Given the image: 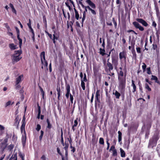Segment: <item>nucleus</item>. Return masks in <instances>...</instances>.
<instances>
[{"instance_id":"1","label":"nucleus","mask_w":160,"mask_h":160,"mask_svg":"<svg viewBox=\"0 0 160 160\" xmlns=\"http://www.w3.org/2000/svg\"><path fill=\"white\" fill-rule=\"evenodd\" d=\"M119 69L121 70L118 73V89L121 93L124 94L126 84V75H124L122 68H120Z\"/></svg>"},{"instance_id":"2","label":"nucleus","mask_w":160,"mask_h":160,"mask_svg":"<svg viewBox=\"0 0 160 160\" xmlns=\"http://www.w3.org/2000/svg\"><path fill=\"white\" fill-rule=\"evenodd\" d=\"M158 139L159 138L158 135H154L152 138L149 140L148 148H153V147L156 146Z\"/></svg>"},{"instance_id":"3","label":"nucleus","mask_w":160,"mask_h":160,"mask_svg":"<svg viewBox=\"0 0 160 160\" xmlns=\"http://www.w3.org/2000/svg\"><path fill=\"white\" fill-rule=\"evenodd\" d=\"M45 54L44 52H42L41 54V62L42 64V66L41 67L42 69H43L44 68H46L47 69L48 63L45 59Z\"/></svg>"},{"instance_id":"4","label":"nucleus","mask_w":160,"mask_h":160,"mask_svg":"<svg viewBox=\"0 0 160 160\" xmlns=\"http://www.w3.org/2000/svg\"><path fill=\"white\" fill-rule=\"evenodd\" d=\"M112 62L114 68L116 69L118 65V58L114 56H112Z\"/></svg>"},{"instance_id":"5","label":"nucleus","mask_w":160,"mask_h":160,"mask_svg":"<svg viewBox=\"0 0 160 160\" xmlns=\"http://www.w3.org/2000/svg\"><path fill=\"white\" fill-rule=\"evenodd\" d=\"M133 24L136 28L138 29L141 31H143L144 30V28L138 22H133Z\"/></svg>"},{"instance_id":"6","label":"nucleus","mask_w":160,"mask_h":160,"mask_svg":"<svg viewBox=\"0 0 160 160\" xmlns=\"http://www.w3.org/2000/svg\"><path fill=\"white\" fill-rule=\"evenodd\" d=\"M127 54L125 51H123L120 52L119 54V57L120 60H122L123 58L124 60L126 61V59Z\"/></svg>"},{"instance_id":"7","label":"nucleus","mask_w":160,"mask_h":160,"mask_svg":"<svg viewBox=\"0 0 160 160\" xmlns=\"http://www.w3.org/2000/svg\"><path fill=\"white\" fill-rule=\"evenodd\" d=\"M136 20L145 27H147L148 26V24L146 21L142 18H137Z\"/></svg>"},{"instance_id":"8","label":"nucleus","mask_w":160,"mask_h":160,"mask_svg":"<svg viewBox=\"0 0 160 160\" xmlns=\"http://www.w3.org/2000/svg\"><path fill=\"white\" fill-rule=\"evenodd\" d=\"M16 29L17 32V38L18 40L19 41V47L21 48L22 43V39L20 38L19 37V31L18 29L17 28H16Z\"/></svg>"},{"instance_id":"9","label":"nucleus","mask_w":160,"mask_h":160,"mask_svg":"<svg viewBox=\"0 0 160 160\" xmlns=\"http://www.w3.org/2000/svg\"><path fill=\"white\" fill-rule=\"evenodd\" d=\"M16 29L17 32V38L18 40L19 41V47L21 48L22 43V39L20 38L19 37V31L18 29L17 28H16Z\"/></svg>"},{"instance_id":"10","label":"nucleus","mask_w":160,"mask_h":160,"mask_svg":"<svg viewBox=\"0 0 160 160\" xmlns=\"http://www.w3.org/2000/svg\"><path fill=\"white\" fill-rule=\"evenodd\" d=\"M66 89L67 90V92L65 95L66 97L67 98H69V95L70 94V86L69 84H67L66 85Z\"/></svg>"},{"instance_id":"11","label":"nucleus","mask_w":160,"mask_h":160,"mask_svg":"<svg viewBox=\"0 0 160 160\" xmlns=\"http://www.w3.org/2000/svg\"><path fill=\"white\" fill-rule=\"evenodd\" d=\"M91 7L93 9L96 8V5L94 3L92 2L90 0H87L86 1Z\"/></svg>"},{"instance_id":"12","label":"nucleus","mask_w":160,"mask_h":160,"mask_svg":"<svg viewBox=\"0 0 160 160\" xmlns=\"http://www.w3.org/2000/svg\"><path fill=\"white\" fill-rule=\"evenodd\" d=\"M22 58V57H20L19 56H13V58L12 59V61L13 62H17L20 60Z\"/></svg>"},{"instance_id":"13","label":"nucleus","mask_w":160,"mask_h":160,"mask_svg":"<svg viewBox=\"0 0 160 160\" xmlns=\"http://www.w3.org/2000/svg\"><path fill=\"white\" fill-rule=\"evenodd\" d=\"M107 65L109 71H111L113 70V64L108 61H107Z\"/></svg>"},{"instance_id":"14","label":"nucleus","mask_w":160,"mask_h":160,"mask_svg":"<svg viewBox=\"0 0 160 160\" xmlns=\"http://www.w3.org/2000/svg\"><path fill=\"white\" fill-rule=\"evenodd\" d=\"M23 75H21L19 76H18L16 79V84L18 85L21 81L22 80V78H23Z\"/></svg>"},{"instance_id":"15","label":"nucleus","mask_w":160,"mask_h":160,"mask_svg":"<svg viewBox=\"0 0 160 160\" xmlns=\"http://www.w3.org/2000/svg\"><path fill=\"white\" fill-rule=\"evenodd\" d=\"M14 103V102H12L10 100L8 101L5 103L4 107L5 108H7L9 106L12 105Z\"/></svg>"},{"instance_id":"16","label":"nucleus","mask_w":160,"mask_h":160,"mask_svg":"<svg viewBox=\"0 0 160 160\" xmlns=\"http://www.w3.org/2000/svg\"><path fill=\"white\" fill-rule=\"evenodd\" d=\"M131 86L132 87L133 89L132 92H134L136 90V87L135 84V82L133 80H132Z\"/></svg>"},{"instance_id":"17","label":"nucleus","mask_w":160,"mask_h":160,"mask_svg":"<svg viewBox=\"0 0 160 160\" xmlns=\"http://www.w3.org/2000/svg\"><path fill=\"white\" fill-rule=\"evenodd\" d=\"M9 47L11 50H14L17 48V46L13 43H10L9 45Z\"/></svg>"},{"instance_id":"18","label":"nucleus","mask_w":160,"mask_h":160,"mask_svg":"<svg viewBox=\"0 0 160 160\" xmlns=\"http://www.w3.org/2000/svg\"><path fill=\"white\" fill-rule=\"evenodd\" d=\"M151 80H155V82L158 83H159V82L158 80V78L157 77L155 76L152 75L151 76Z\"/></svg>"},{"instance_id":"19","label":"nucleus","mask_w":160,"mask_h":160,"mask_svg":"<svg viewBox=\"0 0 160 160\" xmlns=\"http://www.w3.org/2000/svg\"><path fill=\"white\" fill-rule=\"evenodd\" d=\"M118 141L119 142H120L122 141V133L120 131L118 132Z\"/></svg>"},{"instance_id":"20","label":"nucleus","mask_w":160,"mask_h":160,"mask_svg":"<svg viewBox=\"0 0 160 160\" xmlns=\"http://www.w3.org/2000/svg\"><path fill=\"white\" fill-rule=\"evenodd\" d=\"M0 146L2 150L3 151L6 147L7 144H6L5 143L2 142L0 144Z\"/></svg>"},{"instance_id":"21","label":"nucleus","mask_w":160,"mask_h":160,"mask_svg":"<svg viewBox=\"0 0 160 160\" xmlns=\"http://www.w3.org/2000/svg\"><path fill=\"white\" fill-rule=\"evenodd\" d=\"M22 53V52L21 50L15 51L14 54L13 56H19Z\"/></svg>"},{"instance_id":"22","label":"nucleus","mask_w":160,"mask_h":160,"mask_svg":"<svg viewBox=\"0 0 160 160\" xmlns=\"http://www.w3.org/2000/svg\"><path fill=\"white\" fill-rule=\"evenodd\" d=\"M113 94L115 95L116 98L117 99H119L121 96L120 93L117 91H115V92H113Z\"/></svg>"},{"instance_id":"23","label":"nucleus","mask_w":160,"mask_h":160,"mask_svg":"<svg viewBox=\"0 0 160 160\" xmlns=\"http://www.w3.org/2000/svg\"><path fill=\"white\" fill-rule=\"evenodd\" d=\"M120 153H121V156L122 157H125V152L124 151L122 148H120Z\"/></svg>"},{"instance_id":"24","label":"nucleus","mask_w":160,"mask_h":160,"mask_svg":"<svg viewBox=\"0 0 160 160\" xmlns=\"http://www.w3.org/2000/svg\"><path fill=\"white\" fill-rule=\"evenodd\" d=\"M5 131V128L0 124V134H2L4 133Z\"/></svg>"},{"instance_id":"25","label":"nucleus","mask_w":160,"mask_h":160,"mask_svg":"<svg viewBox=\"0 0 160 160\" xmlns=\"http://www.w3.org/2000/svg\"><path fill=\"white\" fill-rule=\"evenodd\" d=\"M38 114L37 116V118L38 119L40 118V117L41 114V108L40 107L39 105L38 104Z\"/></svg>"},{"instance_id":"26","label":"nucleus","mask_w":160,"mask_h":160,"mask_svg":"<svg viewBox=\"0 0 160 160\" xmlns=\"http://www.w3.org/2000/svg\"><path fill=\"white\" fill-rule=\"evenodd\" d=\"M88 9L91 11V13L93 15H95L96 14V11L93 9H92L90 6L88 7Z\"/></svg>"},{"instance_id":"27","label":"nucleus","mask_w":160,"mask_h":160,"mask_svg":"<svg viewBox=\"0 0 160 160\" xmlns=\"http://www.w3.org/2000/svg\"><path fill=\"white\" fill-rule=\"evenodd\" d=\"M26 136L22 135V142L23 145H24L26 142Z\"/></svg>"},{"instance_id":"28","label":"nucleus","mask_w":160,"mask_h":160,"mask_svg":"<svg viewBox=\"0 0 160 160\" xmlns=\"http://www.w3.org/2000/svg\"><path fill=\"white\" fill-rule=\"evenodd\" d=\"M57 94L58 95V99H59V98L60 96V87L57 88Z\"/></svg>"},{"instance_id":"29","label":"nucleus","mask_w":160,"mask_h":160,"mask_svg":"<svg viewBox=\"0 0 160 160\" xmlns=\"http://www.w3.org/2000/svg\"><path fill=\"white\" fill-rule=\"evenodd\" d=\"M47 122L48 123V126L47 128L49 129H50L51 128V124L49 122V120L48 118L47 119Z\"/></svg>"},{"instance_id":"30","label":"nucleus","mask_w":160,"mask_h":160,"mask_svg":"<svg viewBox=\"0 0 160 160\" xmlns=\"http://www.w3.org/2000/svg\"><path fill=\"white\" fill-rule=\"evenodd\" d=\"M99 143L103 145L104 144V139L102 138H100L99 139Z\"/></svg>"},{"instance_id":"31","label":"nucleus","mask_w":160,"mask_h":160,"mask_svg":"<svg viewBox=\"0 0 160 160\" xmlns=\"http://www.w3.org/2000/svg\"><path fill=\"white\" fill-rule=\"evenodd\" d=\"M65 146L64 147V148L65 150H68V146H69V144H68V142L65 141Z\"/></svg>"},{"instance_id":"32","label":"nucleus","mask_w":160,"mask_h":160,"mask_svg":"<svg viewBox=\"0 0 160 160\" xmlns=\"http://www.w3.org/2000/svg\"><path fill=\"white\" fill-rule=\"evenodd\" d=\"M14 147V145L12 144H11L8 147V148L9 151L12 150Z\"/></svg>"},{"instance_id":"33","label":"nucleus","mask_w":160,"mask_h":160,"mask_svg":"<svg viewBox=\"0 0 160 160\" xmlns=\"http://www.w3.org/2000/svg\"><path fill=\"white\" fill-rule=\"evenodd\" d=\"M81 87L83 90H85V83L84 82H83L82 81H81Z\"/></svg>"},{"instance_id":"34","label":"nucleus","mask_w":160,"mask_h":160,"mask_svg":"<svg viewBox=\"0 0 160 160\" xmlns=\"http://www.w3.org/2000/svg\"><path fill=\"white\" fill-rule=\"evenodd\" d=\"M145 88L147 89L148 91H151V88L149 87V86L148 85L147 83L145 84Z\"/></svg>"},{"instance_id":"35","label":"nucleus","mask_w":160,"mask_h":160,"mask_svg":"<svg viewBox=\"0 0 160 160\" xmlns=\"http://www.w3.org/2000/svg\"><path fill=\"white\" fill-rule=\"evenodd\" d=\"M81 81L83 82H86L87 81V79L86 78V75L85 73L84 74V77L83 78H82Z\"/></svg>"},{"instance_id":"36","label":"nucleus","mask_w":160,"mask_h":160,"mask_svg":"<svg viewBox=\"0 0 160 160\" xmlns=\"http://www.w3.org/2000/svg\"><path fill=\"white\" fill-rule=\"evenodd\" d=\"M112 155L114 156L117 155V151L116 149H114L112 151Z\"/></svg>"},{"instance_id":"37","label":"nucleus","mask_w":160,"mask_h":160,"mask_svg":"<svg viewBox=\"0 0 160 160\" xmlns=\"http://www.w3.org/2000/svg\"><path fill=\"white\" fill-rule=\"evenodd\" d=\"M146 65L145 63H143V65L142 66V68L143 71H145L146 70Z\"/></svg>"},{"instance_id":"38","label":"nucleus","mask_w":160,"mask_h":160,"mask_svg":"<svg viewBox=\"0 0 160 160\" xmlns=\"http://www.w3.org/2000/svg\"><path fill=\"white\" fill-rule=\"evenodd\" d=\"M41 126L39 124H37V127L36 128V130H37L38 131L40 130L41 129Z\"/></svg>"},{"instance_id":"39","label":"nucleus","mask_w":160,"mask_h":160,"mask_svg":"<svg viewBox=\"0 0 160 160\" xmlns=\"http://www.w3.org/2000/svg\"><path fill=\"white\" fill-rule=\"evenodd\" d=\"M147 73L148 74H152L150 70V68H148L147 69Z\"/></svg>"},{"instance_id":"40","label":"nucleus","mask_w":160,"mask_h":160,"mask_svg":"<svg viewBox=\"0 0 160 160\" xmlns=\"http://www.w3.org/2000/svg\"><path fill=\"white\" fill-rule=\"evenodd\" d=\"M78 118H77L74 121V124L73 125L74 127H76L78 125Z\"/></svg>"},{"instance_id":"41","label":"nucleus","mask_w":160,"mask_h":160,"mask_svg":"<svg viewBox=\"0 0 160 160\" xmlns=\"http://www.w3.org/2000/svg\"><path fill=\"white\" fill-rule=\"evenodd\" d=\"M68 150H65V159L66 160H68Z\"/></svg>"},{"instance_id":"42","label":"nucleus","mask_w":160,"mask_h":160,"mask_svg":"<svg viewBox=\"0 0 160 160\" xmlns=\"http://www.w3.org/2000/svg\"><path fill=\"white\" fill-rule=\"evenodd\" d=\"M137 52L138 53H141V48L139 47L137 48H136Z\"/></svg>"},{"instance_id":"43","label":"nucleus","mask_w":160,"mask_h":160,"mask_svg":"<svg viewBox=\"0 0 160 160\" xmlns=\"http://www.w3.org/2000/svg\"><path fill=\"white\" fill-rule=\"evenodd\" d=\"M70 99L72 103H73V96L71 95V94H70Z\"/></svg>"},{"instance_id":"44","label":"nucleus","mask_w":160,"mask_h":160,"mask_svg":"<svg viewBox=\"0 0 160 160\" xmlns=\"http://www.w3.org/2000/svg\"><path fill=\"white\" fill-rule=\"evenodd\" d=\"M99 92H100V90H97V91L96 92V97H99V96H100Z\"/></svg>"},{"instance_id":"45","label":"nucleus","mask_w":160,"mask_h":160,"mask_svg":"<svg viewBox=\"0 0 160 160\" xmlns=\"http://www.w3.org/2000/svg\"><path fill=\"white\" fill-rule=\"evenodd\" d=\"M109 140L108 139H107V149L108 150L109 148V146H110V143L108 142Z\"/></svg>"},{"instance_id":"46","label":"nucleus","mask_w":160,"mask_h":160,"mask_svg":"<svg viewBox=\"0 0 160 160\" xmlns=\"http://www.w3.org/2000/svg\"><path fill=\"white\" fill-rule=\"evenodd\" d=\"M19 120V118L18 117V116H17L16 117V118L15 119V122L16 123H19L18 120Z\"/></svg>"},{"instance_id":"47","label":"nucleus","mask_w":160,"mask_h":160,"mask_svg":"<svg viewBox=\"0 0 160 160\" xmlns=\"http://www.w3.org/2000/svg\"><path fill=\"white\" fill-rule=\"evenodd\" d=\"M129 142H128L127 143H126L125 144L124 146L125 147L127 148V149H128L129 145Z\"/></svg>"},{"instance_id":"48","label":"nucleus","mask_w":160,"mask_h":160,"mask_svg":"<svg viewBox=\"0 0 160 160\" xmlns=\"http://www.w3.org/2000/svg\"><path fill=\"white\" fill-rule=\"evenodd\" d=\"M25 125V123H24V122H23L22 123V124L21 127V129L22 130V129L23 128H24H24Z\"/></svg>"},{"instance_id":"49","label":"nucleus","mask_w":160,"mask_h":160,"mask_svg":"<svg viewBox=\"0 0 160 160\" xmlns=\"http://www.w3.org/2000/svg\"><path fill=\"white\" fill-rule=\"evenodd\" d=\"M13 156L12 160H17V154H15Z\"/></svg>"},{"instance_id":"50","label":"nucleus","mask_w":160,"mask_h":160,"mask_svg":"<svg viewBox=\"0 0 160 160\" xmlns=\"http://www.w3.org/2000/svg\"><path fill=\"white\" fill-rule=\"evenodd\" d=\"M41 159L42 160H46V158L45 156L43 155L41 158Z\"/></svg>"},{"instance_id":"51","label":"nucleus","mask_w":160,"mask_h":160,"mask_svg":"<svg viewBox=\"0 0 160 160\" xmlns=\"http://www.w3.org/2000/svg\"><path fill=\"white\" fill-rule=\"evenodd\" d=\"M85 17H86V16H85V12L83 13V17H82V23L85 20Z\"/></svg>"},{"instance_id":"52","label":"nucleus","mask_w":160,"mask_h":160,"mask_svg":"<svg viewBox=\"0 0 160 160\" xmlns=\"http://www.w3.org/2000/svg\"><path fill=\"white\" fill-rule=\"evenodd\" d=\"M85 17H86V16H85V12L83 13V17H82V23L85 20Z\"/></svg>"},{"instance_id":"53","label":"nucleus","mask_w":160,"mask_h":160,"mask_svg":"<svg viewBox=\"0 0 160 160\" xmlns=\"http://www.w3.org/2000/svg\"><path fill=\"white\" fill-rule=\"evenodd\" d=\"M152 26L155 28H156L157 26V24L154 21L152 22Z\"/></svg>"},{"instance_id":"54","label":"nucleus","mask_w":160,"mask_h":160,"mask_svg":"<svg viewBox=\"0 0 160 160\" xmlns=\"http://www.w3.org/2000/svg\"><path fill=\"white\" fill-rule=\"evenodd\" d=\"M75 17L76 18L77 20H78V19L79 18V15L78 13H75Z\"/></svg>"},{"instance_id":"55","label":"nucleus","mask_w":160,"mask_h":160,"mask_svg":"<svg viewBox=\"0 0 160 160\" xmlns=\"http://www.w3.org/2000/svg\"><path fill=\"white\" fill-rule=\"evenodd\" d=\"M39 88L41 94H44V92L42 88H41V87H40Z\"/></svg>"},{"instance_id":"56","label":"nucleus","mask_w":160,"mask_h":160,"mask_svg":"<svg viewBox=\"0 0 160 160\" xmlns=\"http://www.w3.org/2000/svg\"><path fill=\"white\" fill-rule=\"evenodd\" d=\"M57 152H58V153L60 154V155L61 156H62V154H61V152H60V149H59V148H57Z\"/></svg>"},{"instance_id":"57","label":"nucleus","mask_w":160,"mask_h":160,"mask_svg":"<svg viewBox=\"0 0 160 160\" xmlns=\"http://www.w3.org/2000/svg\"><path fill=\"white\" fill-rule=\"evenodd\" d=\"M99 97H95V102H100V100L99 99Z\"/></svg>"},{"instance_id":"58","label":"nucleus","mask_w":160,"mask_h":160,"mask_svg":"<svg viewBox=\"0 0 160 160\" xmlns=\"http://www.w3.org/2000/svg\"><path fill=\"white\" fill-rule=\"evenodd\" d=\"M61 143L62 144V145L63 146H64V143L63 138H61Z\"/></svg>"},{"instance_id":"59","label":"nucleus","mask_w":160,"mask_h":160,"mask_svg":"<svg viewBox=\"0 0 160 160\" xmlns=\"http://www.w3.org/2000/svg\"><path fill=\"white\" fill-rule=\"evenodd\" d=\"M7 33L9 36L12 37L13 33L12 32H11L9 31V32H8Z\"/></svg>"},{"instance_id":"60","label":"nucleus","mask_w":160,"mask_h":160,"mask_svg":"<svg viewBox=\"0 0 160 160\" xmlns=\"http://www.w3.org/2000/svg\"><path fill=\"white\" fill-rule=\"evenodd\" d=\"M5 156V154L2 155L1 157L0 158V160H2L4 159Z\"/></svg>"},{"instance_id":"61","label":"nucleus","mask_w":160,"mask_h":160,"mask_svg":"<svg viewBox=\"0 0 160 160\" xmlns=\"http://www.w3.org/2000/svg\"><path fill=\"white\" fill-rule=\"evenodd\" d=\"M29 29H30V32H31L32 33V34L34 33L32 27L31 28H30Z\"/></svg>"},{"instance_id":"62","label":"nucleus","mask_w":160,"mask_h":160,"mask_svg":"<svg viewBox=\"0 0 160 160\" xmlns=\"http://www.w3.org/2000/svg\"><path fill=\"white\" fill-rule=\"evenodd\" d=\"M113 23H114V25H115V27H116L117 26V24L116 22L115 21V20L114 19V18L113 19Z\"/></svg>"},{"instance_id":"63","label":"nucleus","mask_w":160,"mask_h":160,"mask_svg":"<svg viewBox=\"0 0 160 160\" xmlns=\"http://www.w3.org/2000/svg\"><path fill=\"white\" fill-rule=\"evenodd\" d=\"M53 39L56 40H57L58 39V37H57L54 34L53 35Z\"/></svg>"},{"instance_id":"64","label":"nucleus","mask_w":160,"mask_h":160,"mask_svg":"<svg viewBox=\"0 0 160 160\" xmlns=\"http://www.w3.org/2000/svg\"><path fill=\"white\" fill-rule=\"evenodd\" d=\"M93 98H94V95L93 94H92V96L91 99V103H92L93 102Z\"/></svg>"}]
</instances>
